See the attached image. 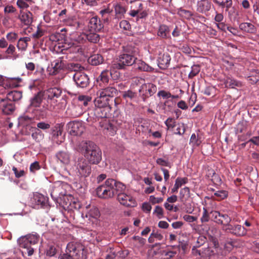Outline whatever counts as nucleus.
Listing matches in <instances>:
<instances>
[{"instance_id":"nucleus-22","label":"nucleus","mask_w":259,"mask_h":259,"mask_svg":"<svg viewBox=\"0 0 259 259\" xmlns=\"http://www.w3.org/2000/svg\"><path fill=\"white\" fill-rule=\"evenodd\" d=\"M100 126L108 132L109 134L113 136L117 130V128L113 124L109 122L107 119L104 120L103 121L100 122Z\"/></svg>"},{"instance_id":"nucleus-44","label":"nucleus","mask_w":259,"mask_h":259,"mask_svg":"<svg viewBox=\"0 0 259 259\" xmlns=\"http://www.w3.org/2000/svg\"><path fill=\"white\" fill-rule=\"evenodd\" d=\"M190 196V190L188 187L182 189L180 192V197L182 200H186Z\"/></svg>"},{"instance_id":"nucleus-34","label":"nucleus","mask_w":259,"mask_h":259,"mask_svg":"<svg viewBox=\"0 0 259 259\" xmlns=\"http://www.w3.org/2000/svg\"><path fill=\"white\" fill-rule=\"evenodd\" d=\"M248 230L245 229L241 225H237L234 226L233 230L232 231V233L239 236H243L247 234Z\"/></svg>"},{"instance_id":"nucleus-62","label":"nucleus","mask_w":259,"mask_h":259,"mask_svg":"<svg viewBox=\"0 0 259 259\" xmlns=\"http://www.w3.org/2000/svg\"><path fill=\"white\" fill-rule=\"evenodd\" d=\"M45 34V31L39 27H37L36 31L32 34V36L34 38H39Z\"/></svg>"},{"instance_id":"nucleus-58","label":"nucleus","mask_w":259,"mask_h":259,"mask_svg":"<svg viewBox=\"0 0 259 259\" xmlns=\"http://www.w3.org/2000/svg\"><path fill=\"white\" fill-rule=\"evenodd\" d=\"M188 180L186 178L178 177L176 180L175 184L177 186L180 188L182 185L187 183Z\"/></svg>"},{"instance_id":"nucleus-27","label":"nucleus","mask_w":259,"mask_h":259,"mask_svg":"<svg viewBox=\"0 0 259 259\" xmlns=\"http://www.w3.org/2000/svg\"><path fill=\"white\" fill-rule=\"evenodd\" d=\"M117 194V200L120 204L125 207L130 206V196L126 193L119 192Z\"/></svg>"},{"instance_id":"nucleus-13","label":"nucleus","mask_w":259,"mask_h":259,"mask_svg":"<svg viewBox=\"0 0 259 259\" xmlns=\"http://www.w3.org/2000/svg\"><path fill=\"white\" fill-rule=\"evenodd\" d=\"M131 8V16L133 17L137 16L139 18H143L146 17L147 13L142 10V4L139 1L136 2L132 4Z\"/></svg>"},{"instance_id":"nucleus-37","label":"nucleus","mask_w":259,"mask_h":259,"mask_svg":"<svg viewBox=\"0 0 259 259\" xmlns=\"http://www.w3.org/2000/svg\"><path fill=\"white\" fill-rule=\"evenodd\" d=\"M110 76V71L108 70L103 71L97 78V81H101L103 83H108Z\"/></svg>"},{"instance_id":"nucleus-59","label":"nucleus","mask_w":259,"mask_h":259,"mask_svg":"<svg viewBox=\"0 0 259 259\" xmlns=\"http://www.w3.org/2000/svg\"><path fill=\"white\" fill-rule=\"evenodd\" d=\"M89 215L94 218H97L100 215V212L98 208L94 207L89 212Z\"/></svg>"},{"instance_id":"nucleus-63","label":"nucleus","mask_w":259,"mask_h":259,"mask_svg":"<svg viewBox=\"0 0 259 259\" xmlns=\"http://www.w3.org/2000/svg\"><path fill=\"white\" fill-rule=\"evenodd\" d=\"M168 129L173 128L175 126V120L172 118H168L164 122Z\"/></svg>"},{"instance_id":"nucleus-10","label":"nucleus","mask_w":259,"mask_h":259,"mask_svg":"<svg viewBox=\"0 0 259 259\" xmlns=\"http://www.w3.org/2000/svg\"><path fill=\"white\" fill-rule=\"evenodd\" d=\"M73 80L76 85L80 88H85L90 84V78L88 75L80 72H76Z\"/></svg>"},{"instance_id":"nucleus-36","label":"nucleus","mask_w":259,"mask_h":259,"mask_svg":"<svg viewBox=\"0 0 259 259\" xmlns=\"http://www.w3.org/2000/svg\"><path fill=\"white\" fill-rule=\"evenodd\" d=\"M224 83L226 87L231 88H234L235 87H240L242 86L241 82L231 78H227Z\"/></svg>"},{"instance_id":"nucleus-7","label":"nucleus","mask_w":259,"mask_h":259,"mask_svg":"<svg viewBox=\"0 0 259 259\" xmlns=\"http://www.w3.org/2000/svg\"><path fill=\"white\" fill-rule=\"evenodd\" d=\"M95 108L89 114L90 118H93L95 121L100 118H107L110 115L111 105H104V104H97L95 100Z\"/></svg>"},{"instance_id":"nucleus-46","label":"nucleus","mask_w":259,"mask_h":259,"mask_svg":"<svg viewBox=\"0 0 259 259\" xmlns=\"http://www.w3.org/2000/svg\"><path fill=\"white\" fill-rule=\"evenodd\" d=\"M214 196L217 197L218 200L224 199L228 196V192L225 190H220L214 193Z\"/></svg>"},{"instance_id":"nucleus-19","label":"nucleus","mask_w":259,"mask_h":259,"mask_svg":"<svg viewBox=\"0 0 259 259\" xmlns=\"http://www.w3.org/2000/svg\"><path fill=\"white\" fill-rule=\"evenodd\" d=\"M157 61L159 67L161 69H165L169 65L170 57L168 53L160 54Z\"/></svg>"},{"instance_id":"nucleus-49","label":"nucleus","mask_w":259,"mask_h":259,"mask_svg":"<svg viewBox=\"0 0 259 259\" xmlns=\"http://www.w3.org/2000/svg\"><path fill=\"white\" fill-rule=\"evenodd\" d=\"M44 72L45 71L43 68L37 69L34 73V75L36 76L35 80H37L44 79L45 76Z\"/></svg>"},{"instance_id":"nucleus-15","label":"nucleus","mask_w":259,"mask_h":259,"mask_svg":"<svg viewBox=\"0 0 259 259\" xmlns=\"http://www.w3.org/2000/svg\"><path fill=\"white\" fill-rule=\"evenodd\" d=\"M156 92V87L151 83H144L139 89L140 94L145 98L152 96Z\"/></svg>"},{"instance_id":"nucleus-2","label":"nucleus","mask_w":259,"mask_h":259,"mask_svg":"<svg viewBox=\"0 0 259 259\" xmlns=\"http://www.w3.org/2000/svg\"><path fill=\"white\" fill-rule=\"evenodd\" d=\"M78 151L90 164H98L102 160V152L99 147L92 141L82 142Z\"/></svg>"},{"instance_id":"nucleus-11","label":"nucleus","mask_w":259,"mask_h":259,"mask_svg":"<svg viewBox=\"0 0 259 259\" xmlns=\"http://www.w3.org/2000/svg\"><path fill=\"white\" fill-rule=\"evenodd\" d=\"M31 204L33 207L39 208L44 207L47 205L48 198L39 193L34 194L33 197L31 199Z\"/></svg>"},{"instance_id":"nucleus-28","label":"nucleus","mask_w":259,"mask_h":259,"mask_svg":"<svg viewBox=\"0 0 259 259\" xmlns=\"http://www.w3.org/2000/svg\"><path fill=\"white\" fill-rule=\"evenodd\" d=\"M70 110V114L73 117H77L81 115L84 111V110L81 107L80 104L73 105Z\"/></svg>"},{"instance_id":"nucleus-17","label":"nucleus","mask_w":259,"mask_h":259,"mask_svg":"<svg viewBox=\"0 0 259 259\" xmlns=\"http://www.w3.org/2000/svg\"><path fill=\"white\" fill-rule=\"evenodd\" d=\"M111 8L114 9L115 18L119 19L124 17V14L127 10V7L123 6L121 3H114Z\"/></svg>"},{"instance_id":"nucleus-16","label":"nucleus","mask_w":259,"mask_h":259,"mask_svg":"<svg viewBox=\"0 0 259 259\" xmlns=\"http://www.w3.org/2000/svg\"><path fill=\"white\" fill-rule=\"evenodd\" d=\"M103 27V24L97 16L93 17L90 19L88 24V28L90 31L99 32Z\"/></svg>"},{"instance_id":"nucleus-5","label":"nucleus","mask_w":259,"mask_h":259,"mask_svg":"<svg viewBox=\"0 0 259 259\" xmlns=\"http://www.w3.org/2000/svg\"><path fill=\"white\" fill-rule=\"evenodd\" d=\"M117 90L113 87H107L100 92L99 96L98 97L96 100L97 104H104V105H112L113 103L116 104V98H114L116 95Z\"/></svg>"},{"instance_id":"nucleus-51","label":"nucleus","mask_w":259,"mask_h":259,"mask_svg":"<svg viewBox=\"0 0 259 259\" xmlns=\"http://www.w3.org/2000/svg\"><path fill=\"white\" fill-rule=\"evenodd\" d=\"M149 202L152 204L160 203L163 201L162 197H156L154 195H151L149 198Z\"/></svg>"},{"instance_id":"nucleus-9","label":"nucleus","mask_w":259,"mask_h":259,"mask_svg":"<svg viewBox=\"0 0 259 259\" xmlns=\"http://www.w3.org/2000/svg\"><path fill=\"white\" fill-rule=\"evenodd\" d=\"M123 53L120 55L117 61L115 62L112 65L114 69H125L130 65L129 48L128 46H123Z\"/></svg>"},{"instance_id":"nucleus-30","label":"nucleus","mask_w":259,"mask_h":259,"mask_svg":"<svg viewBox=\"0 0 259 259\" xmlns=\"http://www.w3.org/2000/svg\"><path fill=\"white\" fill-rule=\"evenodd\" d=\"M214 2L218 5L219 6L222 7V8H226V12H228L229 14H230V12L229 11L230 9L232 8V0H213Z\"/></svg>"},{"instance_id":"nucleus-3","label":"nucleus","mask_w":259,"mask_h":259,"mask_svg":"<svg viewBox=\"0 0 259 259\" xmlns=\"http://www.w3.org/2000/svg\"><path fill=\"white\" fill-rule=\"evenodd\" d=\"M87 252L84 247L77 242H69L67 244L65 253L61 254L59 259H86Z\"/></svg>"},{"instance_id":"nucleus-52","label":"nucleus","mask_w":259,"mask_h":259,"mask_svg":"<svg viewBox=\"0 0 259 259\" xmlns=\"http://www.w3.org/2000/svg\"><path fill=\"white\" fill-rule=\"evenodd\" d=\"M213 220L217 223L219 218H226L227 221L229 220V216L227 214H221L219 211H214L212 212Z\"/></svg>"},{"instance_id":"nucleus-40","label":"nucleus","mask_w":259,"mask_h":259,"mask_svg":"<svg viewBox=\"0 0 259 259\" xmlns=\"http://www.w3.org/2000/svg\"><path fill=\"white\" fill-rule=\"evenodd\" d=\"M31 137L36 142H39L43 139L44 135L38 128H35L31 134Z\"/></svg>"},{"instance_id":"nucleus-57","label":"nucleus","mask_w":259,"mask_h":259,"mask_svg":"<svg viewBox=\"0 0 259 259\" xmlns=\"http://www.w3.org/2000/svg\"><path fill=\"white\" fill-rule=\"evenodd\" d=\"M209 220V213L206 208L203 207V212L201 218V223H205L208 222Z\"/></svg>"},{"instance_id":"nucleus-56","label":"nucleus","mask_w":259,"mask_h":259,"mask_svg":"<svg viewBox=\"0 0 259 259\" xmlns=\"http://www.w3.org/2000/svg\"><path fill=\"white\" fill-rule=\"evenodd\" d=\"M119 26L123 30L125 31L124 33L130 29V23L127 20H122L119 23Z\"/></svg>"},{"instance_id":"nucleus-39","label":"nucleus","mask_w":259,"mask_h":259,"mask_svg":"<svg viewBox=\"0 0 259 259\" xmlns=\"http://www.w3.org/2000/svg\"><path fill=\"white\" fill-rule=\"evenodd\" d=\"M240 28L246 32L252 33L254 30V26L249 23H242L240 24Z\"/></svg>"},{"instance_id":"nucleus-23","label":"nucleus","mask_w":259,"mask_h":259,"mask_svg":"<svg viewBox=\"0 0 259 259\" xmlns=\"http://www.w3.org/2000/svg\"><path fill=\"white\" fill-rule=\"evenodd\" d=\"M62 21L66 26H70L73 29H77L79 26V23L77 19L73 16H69L63 18Z\"/></svg>"},{"instance_id":"nucleus-8","label":"nucleus","mask_w":259,"mask_h":259,"mask_svg":"<svg viewBox=\"0 0 259 259\" xmlns=\"http://www.w3.org/2000/svg\"><path fill=\"white\" fill-rule=\"evenodd\" d=\"M91 164L83 157H78L74 164L76 175L79 177H89L92 172Z\"/></svg>"},{"instance_id":"nucleus-42","label":"nucleus","mask_w":259,"mask_h":259,"mask_svg":"<svg viewBox=\"0 0 259 259\" xmlns=\"http://www.w3.org/2000/svg\"><path fill=\"white\" fill-rule=\"evenodd\" d=\"M77 99L81 104L86 107L88 105V103L91 101L92 98L89 96L81 95L78 96Z\"/></svg>"},{"instance_id":"nucleus-54","label":"nucleus","mask_w":259,"mask_h":259,"mask_svg":"<svg viewBox=\"0 0 259 259\" xmlns=\"http://www.w3.org/2000/svg\"><path fill=\"white\" fill-rule=\"evenodd\" d=\"M19 122L22 124H28L31 122L32 118L28 115H23L19 117Z\"/></svg>"},{"instance_id":"nucleus-29","label":"nucleus","mask_w":259,"mask_h":259,"mask_svg":"<svg viewBox=\"0 0 259 259\" xmlns=\"http://www.w3.org/2000/svg\"><path fill=\"white\" fill-rule=\"evenodd\" d=\"M22 94L21 92L17 91H13L8 93L7 95L6 100H9L13 102V101H17L21 99Z\"/></svg>"},{"instance_id":"nucleus-43","label":"nucleus","mask_w":259,"mask_h":259,"mask_svg":"<svg viewBox=\"0 0 259 259\" xmlns=\"http://www.w3.org/2000/svg\"><path fill=\"white\" fill-rule=\"evenodd\" d=\"M67 68L71 71H75L76 72L81 70L84 68L78 63H71L67 65Z\"/></svg>"},{"instance_id":"nucleus-1","label":"nucleus","mask_w":259,"mask_h":259,"mask_svg":"<svg viewBox=\"0 0 259 259\" xmlns=\"http://www.w3.org/2000/svg\"><path fill=\"white\" fill-rule=\"evenodd\" d=\"M125 189V185L116 180L107 179L104 184L98 186L96 189V194L102 199H109L113 197L118 192H122Z\"/></svg>"},{"instance_id":"nucleus-35","label":"nucleus","mask_w":259,"mask_h":259,"mask_svg":"<svg viewBox=\"0 0 259 259\" xmlns=\"http://www.w3.org/2000/svg\"><path fill=\"white\" fill-rule=\"evenodd\" d=\"M30 40V38L28 37H22L19 39L17 42V48L20 50H25L27 47V43Z\"/></svg>"},{"instance_id":"nucleus-50","label":"nucleus","mask_w":259,"mask_h":259,"mask_svg":"<svg viewBox=\"0 0 259 259\" xmlns=\"http://www.w3.org/2000/svg\"><path fill=\"white\" fill-rule=\"evenodd\" d=\"M133 240L136 242V245L138 247H142L146 242V239L139 236L134 237Z\"/></svg>"},{"instance_id":"nucleus-31","label":"nucleus","mask_w":259,"mask_h":259,"mask_svg":"<svg viewBox=\"0 0 259 259\" xmlns=\"http://www.w3.org/2000/svg\"><path fill=\"white\" fill-rule=\"evenodd\" d=\"M43 94L41 92H38L31 99L30 105L35 107L40 106L42 101Z\"/></svg>"},{"instance_id":"nucleus-20","label":"nucleus","mask_w":259,"mask_h":259,"mask_svg":"<svg viewBox=\"0 0 259 259\" xmlns=\"http://www.w3.org/2000/svg\"><path fill=\"white\" fill-rule=\"evenodd\" d=\"M51 66L54 69V72H59L60 70H63L67 68L66 61L63 59V57L59 58L53 61L51 63Z\"/></svg>"},{"instance_id":"nucleus-18","label":"nucleus","mask_w":259,"mask_h":259,"mask_svg":"<svg viewBox=\"0 0 259 259\" xmlns=\"http://www.w3.org/2000/svg\"><path fill=\"white\" fill-rule=\"evenodd\" d=\"M113 12L112 8L110 7V4H109L107 8L101 10L100 11V14L101 15L102 20L105 23H109L112 19L111 13Z\"/></svg>"},{"instance_id":"nucleus-55","label":"nucleus","mask_w":259,"mask_h":259,"mask_svg":"<svg viewBox=\"0 0 259 259\" xmlns=\"http://www.w3.org/2000/svg\"><path fill=\"white\" fill-rule=\"evenodd\" d=\"M57 252L56 247L53 245H50L46 250V254L50 257L54 256Z\"/></svg>"},{"instance_id":"nucleus-6","label":"nucleus","mask_w":259,"mask_h":259,"mask_svg":"<svg viewBox=\"0 0 259 259\" xmlns=\"http://www.w3.org/2000/svg\"><path fill=\"white\" fill-rule=\"evenodd\" d=\"M62 94V90L59 88H51L45 91L46 97V108L50 111L55 109L58 104L57 99Z\"/></svg>"},{"instance_id":"nucleus-24","label":"nucleus","mask_w":259,"mask_h":259,"mask_svg":"<svg viewBox=\"0 0 259 259\" xmlns=\"http://www.w3.org/2000/svg\"><path fill=\"white\" fill-rule=\"evenodd\" d=\"M157 35L163 39L170 38V29L168 26L165 25H161L159 26Z\"/></svg>"},{"instance_id":"nucleus-4","label":"nucleus","mask_w":259,"mask_h":259,"mask_svg":"<svg viewBox=\"0 0 259 259\" xmlns=\"http://www.w3.org/2000/svg\"><path fill=\"white\" fill-rule=\"evenodd\" d=\"M38 240V236L33 234H30L20 238L18 240V243L20 247L24 249L22 250V254H27L28 256L32 255L34 252V248L32 245L36 244Z\"/></svg>"},{"instance_id":"nucleus-32","label":"nucleus","mask_w":259,"mask_h":259,"mask_svg":"<svg viewBox=\"0 0 259 259\" xmlns=\"http://www.w3.org/2000/svg\"><path fill=\"white\" fill-rule=\"evenodd\" d=\"M63 125L61 124H56L51 129V134L55 140L61 136L63 132Z\"/></svg>"},{"instance_id":"nucleus-21","label":"nucleus","mask_w":259,"mask_h":259,"mask_svg":"<svg viewBox=\"0 0 259 259\" xmlns=\"http://www.w3.org/2000/svg\"><path fill=\"white\" fill-rule=\"evenodd\" d=\"M56 157L63 165H68L70 163V155L67 151H59L56 153Z\"/></svg>"},{"instance_id":"nucleus-26","label":"nucleus","mask_w":259,"mask_h":259,"mask_svg":"<svg viewBox=\"0 0 259 259\" xmlns=\"http://www.w3.org/2000/svg\"><path fill=\"white\" fill-rule=\"evenodd\" d=\"M88 61L92 65L97 66L103 63L104 58L101 54H94L88 58Z\"/></svg>"},{"instance_id":"nucleus-41","label":"nucleus","mask_w":259,"mask_h":259,"mask_svg":"<svg viewBox=\"0 0 259 259\" xmlns=\"http://www.w3.org/2000/svg\"><path fill=\"white\" fill-rule=\"evenodd\" d=\"M201 141L195 134H193L190 138V144L193 147H197L200 145Z\"/></svg>"},{"instance_id":"nucleus-25","label":"nucleus","mask_w":259,"mask_h":259,"mask_svg":"<svg viewBox=\"0 0 259 259\" xmlns=\"http://www.w3.org/2000/svg\"><path fill=\"white\" fill-rule=\"evenodd\" d=\"M32 14L29 11H21L19 18L21 21L26 25H29L33 20Z\"/></svg>"},{"instance_id":"nucleus-12","label":"nucleus","mask_w":259,"mask_h":259,"mask_svg":"<svg viewBox=\"0 0 259 259\" xmlns=\"http://www.w3.org/2000/svg\"><path fill=\"white\" fill-rule=\"evenodd\" d=\"M0 109L4 114H11L15 110V104L9 100L0 99Z\"/></svg>"},{"instance_id":"nucleus-38","label":"nucleus","mask_w":259,"mask_h":259,"mask_svg":"<svg viewBox=\"0 0 259 259\" xmlns=\"http://www.w3.org/2000/svg\"><path fill=\"white\" fill-rule=\"evenodd\" d=\"M86 38L91 42L97 43L100 40V36L95 32L91 31L85 35Z\"/></svg>"},{"instance_id":"nucleus-33","label":"nucleus","mask_w":259,"mask_h":259,"mask_svg":"<svg viewBox=\"0 0 259 259\" xmlns=\"http://www.w3.org/2000/svg\"><path fill=\"white\" fill-rule=\"evenodd\" d=\"M198 10L202 13L209 11L211 8V3L207 0H202L198 2Z\"/></svg>"},{"instance_id":"nucleus-53","label":"nucleus","mask_w":259,"mask_h":259,"mask_svg":"<svg viewBox=\"0 0 259 259\" xmlns=\"http://www.w3.org/2000/svg\"><path fill=\"white\" fill-rule=\"evenodd\" d=\"M200 71V67L199 65H195L192 66L191 71L189 74V77L192 78L196 75Z\"/></svg>"},{"instance_id":"nucleus-45","label":"nucleus","mask_w":259,"mask_h":259,"mask_svg":"<svg viewBox=\"0 0 259 259\" xmlns=\"http://www.w3.org/2000/svg\"><path fill=\"white\" fill-rule=\"evenodd\" d=\"M32 2V0H17V5L20 9H26L29 6L28 3Z\"/></svg>"},{"instance_id":"nucleus-60","label":"nucleus","mask_w":259,"mask_h":259,"mask_svg":"<svg viewBox=\"0 0 259 259\" xmlns=\"http://www.w3.org/2000/svg\"><path fill=\"white\" fill-rule=\"evenodd\" d=\"M157 96L163 99H169L171 97V94L164 90H161L158 92Z\"/></svg>"},{"instance_id":"nucleus-47","label":"nucleus","mask_w":259,"mask_h":259,"mask_svg":"<svg viewBox=\"0 0 259 259\" xmlns=\"http://www.w3.org/2000/svg\"><path fill=\"white\" fill-rule=\"evenodd\" d=\"M6 38L10 42H14L18 38V34L15 32H9L6 35Z\"/></svg>"},{"instance_id":"nucleus-14","label":"nucleus","mask_w":259,"mask_h":259,"mask_svg":"<svg viewBox=\"0 0 259 259\" xmlns=\"http://www.w3.org/2000/svg\"><path fill=\"white\" fill-rule=\"evenodd\" d=\"M69 133L73 136H81L84 132V127L79 121H74L69 123Z\"/></svg>"},{"instance_id":"nucleus-61","label":"nucleus","mask_w":259,"mask_h":259,"mask_svg":"<svg viewBox=\"0 0 259 259\" xmlns=\"http://www.w3.org/2000/svg\"><path fill=\"white\" fill-rule=\"evenodd\" d=\"M185 128L184 124L183 123H179L177 125L176 131L175 133L177 135H182L185 133Z\"/></svg>"},{"instance_id":"nucleus-48","label":"nucleus","mask_w":259,"mask_h":259,"mask_svg":"<svg viewBox=\"0 0 259 259\" xmlns=\"http://www.w3.org/2000/svg\"><path fill=\"white\" fill-rule=\"evenodd\" d=\"M153 213L155 214L156 217L159 219H162L163 218V208L158 205H157L155 207V209L154 210Z\"/></svg>"},{"instance_id":"nucleus-64","label":"nucleus","mask_w":259,"mask_h":259,"mask_svg":"<svg viewBox=\"0 0 259 259\" xmlns=\"http://www.w3.org/2000/svg\"><path fill=\"white\" fill-rule=\"evenodd\" d=\"M206 32L211 37H214L217 35V31L210 27H207Z\"/></svg>"}]
</instances>
